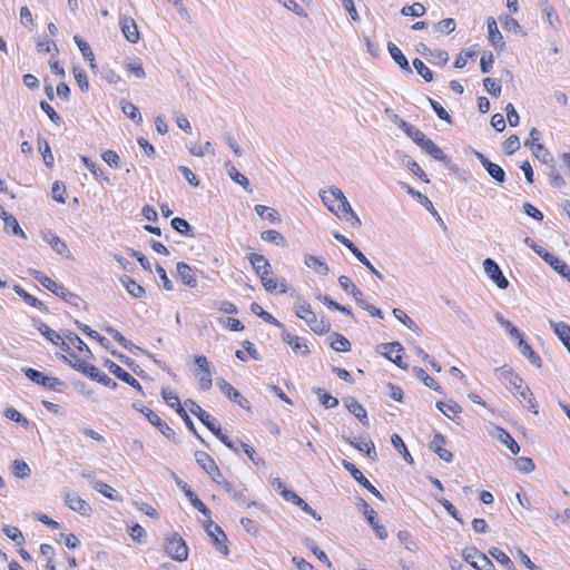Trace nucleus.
I'll return each mask as SVG.
<instances>
[{
    "instance_id": "59",
    "label": "nucleus",
    "mask_w": 570,
    "mask_h": 570,
    "mask_svg": "<svg viewBox=\"0 0 570 570\" xmlns=\"http://www.w3.org/2000/svg\"><path fill=\"white\" fill-rule=\"evenodd\" d=\"M436 407L448 417L452 419V415H456L461 412V406L456 402L450 401L449 403L439 401Z\"/></svg>"
},
{
    "instance_id": "46",
    "label": "nucleus",
    "mask_w": 570,
    "mask_h": 570,
    "mask_svg": "<svg viewBox=\"0 0 570 570\" xmlns=\"http://www.w3.org/2000/svg\"><path fill=\"white\" fill-rule=\"evenodd\" d=\"M261 238L264 242L274 244L279 247L286 246V238L277 230L269 229L261 233Z\"/></svg>"
},
{
    "instance_id": "24",
    "label": "nucleus",
    "mask_w": 570,
    "mask_h": 570,
    "mask_svg": "<svg viewBox=\"0 0 570 570\" xmlns=\"http://www.w3.org/2000/svg\"><path fill=\"white\" fill-rule=\"evenodd\" d=\"M195 460H196L197 464L208 475H214V474L219 475V468L217 466L216 462L214 461V459L208 453H206L204 451H196L195 452Z\"/></svg>"
},
{
    "instance_id": "35",
    "label": "nucleus",
    "mask_w": 570,
    "mask_h": 570,
    "mask_svg": "<svg viewBox=\"0 0 570 570\" xmlns=\"http://www.w3.org/2000/svg\"><path fill=\"white\" fill-rule=\"evenodd\" d=\"M225 169L233 181L240 185L246 191L252 193L250 184L247 177L240 174L230 161L225 164Z\"/></svg>"
},
{
    "instance_id": "26",
    "label": "nucleus",
    "mask_w": 570,
    "mask_h": 570,
    "mask_svg": "<svg viewBox=\"0 0 570 570\" xmlns=\"http://www.w3.org/2000/svg\"><path fill=\"white\" fill-rule=\"evenodd\" d=\"M282 340L288 344L295 353L307 355L309 353L308 346L304 340L298 336L292 335L285 328L282 333Z\"/></svg>"
},
{
    "instance_id": "30",
    "label": "nucleus",
    "mask_w": 570,
    "mask_h": 570,
    "mask_svg": "<svg viewBox=\"0 0 570 570\" xmlns=\"http://www.w3.org/2000/svg\"><path fill=\"white\" fill-rule=\"evenodd\" d=\"M493 436H495L502 444H504L511 451V453L518 454L520 452V445L504 429L495 426Z\"/></svg>"
},
{
    "instance_id": "54",
    "label": "nucleus",
    "mask_w": 570,
    "mask_h": 570,
    "mask_svg": "<svg viewBox=\"0 0 570 570\" xmlns=\"http://www.w3.org/2000/svg\"><path fill=\"white\" fill-rule=\"evenodd\" d=\"M120 104H121L122 112L128 118H130L131 120H134L137 124H140L142 121V117H141L138 108L132 102L122 100Z\"/></svg>"
},
{
    "instance_id": "34",
    "label": "nucleus",
    "mask_w": 570,
    "mask_h": 570,
    "mask_svg": "<svg viewBox=\"0 0 570 570\" xmlns=\"http://www.w3.org/2000/svg\"><path fill=\"white\" fill-rule=\"evenodd\" d=\"M387 50H389L391 57L393 58V60L395 61V63H397L402 70H404L407 73L412 72V69L409 65L406 57L404 56L402 50L395 43L389 41Z\"/></svg>"
},
{
    "instance_id": "13",
    "label": "nucleus",
    "mask_w": 570,
    "mask_h": 570,
    "mask_svg": "<svg viewBox=\"0 0 570 570\" xmlns=\"http://www.w3.org/2000/svg\"><path fill=\"white\" fill-rule=\"evenodd\" d=\"M218 389L233 402L237 403L240 407L249 410V402L245 399L232 384L224 379H218L216 382Z\"/></svg>"
},
{
    "instance_id": "45",
    "label": "nucleus",
    "mask_w": 570,
    "mask_h": 570,
    "mask_svg": "<svg viewBox=\"0 0 570 570\" xmlns=\"http://www.w3.org/2000/svg\"><path fill=\"white\" fill-rule=\"evenodd\" d=\"M2 219L4 222L6 229H11L12 234L26 238L24 232L21 229L18 220L12 215L8 214L6 210H2Z\"/></svg>"
},
{
    "instance_id": "39",
    "label": "nucleus",
    "mask_w": 570,
    "mask_h": 570,
    "mask_svg": "<svg viewBox=\"0 0 570 570\" xmlns=\"http://www.w3.org/2000/svg\"><path fill=\"white\" fill-rule=\"evenodd\" d=\"M518 346L522 355H524L531 362V364H533L537 367H541V357L532 350V347L523 338H520V341H518Z\"/></svg>"
},
{
    "instance_id": "15",
    "label": "nucleus",
    "mask_w": 570,
    "mask_h": 570,
    "mask_svg": "<svg viewBox=\"0 0 570 570\" xmlns=\"http://www.w3.org/2000/svg\"><path fill=\"white\" fill-rule=\"evenodd\" d=\"M185 405L189 411L212 432L218 425L215 417L206 412L200 405L191 400H187Z\"/></svg>"
},
{
    "instance_id": "57",
    "label": "nucleus",
    "mask_w": 570,
    "mask_h": 570,
    "mask_svg": "<svg viewBox=\"0 0 570 570\" xmlns=\"http://www.w3.org/2000/svg\"><path fill=\"white\" fill-rule=\"evenodd\" d=\"M489 553L508 570H515L514 563L503 551L498 548H491Z\"/></svg>"
},
{
    "instance_id": "7",
    "label": "nucleus",
    "mask_w": 570,
    "mask_h": 570,
    "mask_svg": "<svg viewBox=\"0 0 570 570\" xmlns=\"http://www.w3.org/2000/svg\"><path fill=\"white\" fill-rule=\"evenodd\" d=\"M463 558L476 570H495L493 562L475 548L465 549Z\"/></svg>"
},
{
    "instance_id": "6",
    "label": "nucleus",
    "mask_w": 570,
    "mask_h": 570,
    "mask_svg": "<svg viewBox=\"0 0 570 570\" xmlns=\"http://www.w3.org/2000/svg\"><path fill=\"white\" fill-rule=\"evenodd\" d=\"M22 372L30 381L49 390L61 392L65 386V383L58 377L47 376L38 370L26 367L22 368Z\"/></svg>"
},
{
    "instance_id": "3",
    "label": "nucleus",
    "mask_w": 570,
    "mask_h": 570,
    "mask_svg": "<svg viewBox=\"0 0 570 570\" xmlns=\"http://www.w3.org/2000/svg\"><path fill=\"white\" fill-rule=\"evenodd\" d=\"M164 551L175 561L183 562L188 559L186 541L177 533H168L164 538Z\"/></svg>"
},
{
    "instance_id": "28",
    "label": "nucleus",
    "mask_w": 570,
    "mask_h": 570,
    "mask_svg": "<svg viewBox=\"0 0 570 570\" xmlns=\"http://www.w3.org/2000/svg\"><path fill=\"white\" fill-rule=\"evenodd\" d=\"M488 31H489V41L491 45L498 50L502 51L504 49L503 37L498 28L497 21L494 18H488Z\"/></svg>"
},
{
    "instance_id": "22",
    "label": "nucleus",
    "mask_w": 570,
    "mask_h": 570,
    "mask_svg": "<svg viewBox=\"0 0 570 570\" xmlns=\"http://www.w3.org/2000/svg\"><path fill=\"white\" fill-rule=\"evenodd\" d=\"M119 22H120L121 31H122L126 40L131 43H137L140 37H139L138 27H137L135 20L130 17L122 16V17H120Z\"/></svg>"
},
{
    "instance_id": "43",
    "label": "nucleus",
    "mask_w": 570,
    "mask_h": 570,
    "mask_svg": "<svg viewBox=\"0 0 570 570\" xmlns=\"http://www.w3.org/2000/svg\"><path fill=\"white\" fill-rule=\"evenodd\" d=\"M331 340V347L335 350L336 352H348L351 350V343L350 341L340 333H333L330 336Z\"/></svg>"
},
{
    "instance_id": "52",
    "label": "nucleus",
    "mask_w": 570,
    "mask_h": 570,
    "mask_svg": "<svg viewBox=\"0 0 570 570\" xmlns=\"http://www.w3.org/2000/svg\"><path fill=\"white\" fill-rule=\"evenodd\" d=\"M532 154L537 159H539L541 163L551 165L554 164L553 158L549 150L541 144H537L532 146Z\"/></svg>"
},
{
    "instance_id": "40",
    "label": "nucleus",
    "mask_w": 570,
    "mask_h": 570,
    "mask_svg": "<svg viewBox=\"0 0 570 570\" xmlns=\"http://www.w3.org/2000/svg\"><path fill=\"white\" fill-rule=\"evenodd\" d=\"M313 393L325 409H333L338 405V400L321 387H314Z\"/></svg>"
},
{
    "instance_id": "20",
    "label": "nucleus",
    "mask_w": 570,
    "mask_h": 570,
    "mask_svg": "<svg viewBox=\"0 0 570 570\" xmlns=\"http://www.w3.org/2000/svg\"><path fill=\"white\" fill-rule=\"evenodd\" d=\"M65 502L71 510L81 515H88L91 511L90 505L75 492H66Z\"/></svg>"
},
{
    "instance_id": "16",
    "label": "nucleus",
    "mask_w": 570,
    "mask_h": 570,
    "mask_svg": "<svg viewBox=\"0 0 570 570\" xmlns=\"http://www.w3.org/2000/svg\"><path fill=\"white\" fill-rule=\"evenodd\" d=\"M71 358L67 357L66 355H61V360L66 363H68L72 368L76 371L82 373L83 375L88 376L89 379H92L94 375L97 374L98 367H96L92 364L86 363L85 361L77 357L76 354L70 353Z\"/></svg>"
},
{
    "instance_id": "4",
    "label": "nucleus",
    "mask_w": 570,
    "mask_h": 570,
    "mask_svg": "<svg viewBox=\"0 0 570 570\" xmlns=\"http://www.w3.org/2000/svg\"><path fill=\"white\" fill-rule=\"evenodd\" d=\"M132 407L144 414L150 424L156 426L158 431L168 440L177 442L176 432L163 421L154 411L144 406L140 402H134Z\"/></svg>"
},
{
    "instance_id": "53",
    "label": "nucleus",
    "mask_w": 570,
    "mask_h": 570,
    "mask_svg": "<svg viewBox=\"0 0 570 570\" xmlns=\"http://www.w3.org/2000/svg\"><path fill=\"white\" fill-rule=\"evenodd\" d=\"M291 502L297 507H299L303 511L308 513L311 517H313L316 520H321V515L317 514V512L308 505L298 494L296 493H289Z\"/></svg>"
},
{
    "instance_id": "47",
    "label": "nucleus",
    "mask_w": 570,
    "mask_h": 570,
    "mask_svg": "<svg viewBox=\"0 0 570 570\" xmlns=\"http://www.w3.org/2000/svg\"><path fill=\"white\" fill-rule=\"evenodd\" d=\"M549 325L563 344L570 340V326L568 324L550 320Z\"/></svg>"
},
{
    "instance_id": "50",
    "label": "nucleus",
    "mask_w": 570,
    "mask_h": 570,
    "mask_svg": "<svg viewBox=\"0 0 570 570\" xmlns=\"http://www.w3.org/2000/svg\"><path fill=\"white\" fill-rule=\"evenodd\" d=\"M495 320L512 338H515L518 341H520V338H523L522 333L515 326H513V324L510 321L505 320L502 314L497 313Z\"/></svg>"
},
{
    "instance_id": "36",
    "label": "nucleus",
    "mask_w": 570,
    "mask_h": 570,
    "mask_svg": "<svg viewBox=\"0 0 570 570\" xmlns=\"http://www.w3.org/2000/svg\"><path fill=\"white\" fill-rule=\"evenodd\" d=\"M304 263L308 268H312L320 275H326L330 272L327 264L317 256L305 255Z\"/></svg>"
},
{
    "instance_id": "62",
    "label": "nucleus",
    "mask_w": 570,
    "mask_h": 570,
    "mask_svg": "<svg viewBox=\"0 0 570 570\" xmlns=\"http://www.w3.org/2000/svg\"><path fill=\"white\" fill-rule=\"evenodd\" d=\"M38 149L42 155L45 164L49 167H52L53 156L51 154L49 142L45 138H38Z\"/></svg>"
},
{
    "instance_id": "58",
    "label": "nucleus",
    "mask_w": 570,
    "mask_h": 570,
    "mask_svg": "<svg viewBox=\"0 0 570 570\" xmlns=\"http://www.w3.org/2000/svg\"><path fill=\"white\" fill-rule=\"evenodd\" d=\"M393 315L396 320H399L402 324H404L409 330L419 333L420 328L416 323L406 315V313L401 308H394Z\"/></svg>"
},
{
    "instance_id": "14",
    "label": "nucleus",
    "mask_w": 570,
    "mask_h": 570,
    "mask_svg": "<svg viewBox=\"0 0 570 570\" xmlns=\"http://www.w3.org/2000/svg\"><path fill=\"white\" fill-rule=\"evenodd\" d=\"M106 366L108 367L109 372L112 373L117 379L121 380L122 382L136 389L139 393L144 394L141 384L121 366L112 361H107Z\"/></svg>"
},
{
    "instance_id": "8",
    "label": "nucleus",
    "mask_w": 570,
    "mask_h": 570,
    "mask_svg": "<svg viewBox=\"0 0 570 570\" xmlns=\"http://www.w3.org/2000/svg\"><path fill=\"white\" fill-rule=\"evenodd\" d=\"M495 376L502 384L511 392L519 391L520 387H522V384L524 383L523 380L517 375L512 367L509 366H502L498 367L494 371Z\"/></svg>"
},
{
    "instance_id": "60",
    "label": "nucleus",
    "mask_w": 570,
    "mask_h": 570,
    "mask_svg": "<svg viewBox=\"0 0 570 570\" xmlns=\"http://www.w3.org/2000/svg\"><path fill=\"white\" fill-rule=\"evenodd\" d=\"M303 543H304V546H305L307 549H309V550L314 553V556H315L320 561L325 562V563H327L328 566H331V561H330V559L327 558L326 553H325L323 550H321V549L316 546V543H315V541H314L313 539H311V538H305V539L303 540Z\"/></svg>"
},
{
    "instance_id": "63",
    "label": "nucleus",
    "mask_w": 570,
    "mask_h": 570,
    "mask_svg": "<svg viewBox=\"0 0 570 570\" xmlns=\"http://www.w3.org/2000/svg\"><path fill=\"white\" fill-rule=\"evenodd\" d=\"M92 488L110 500H115V501L120 500V498L118 495H115V490L110 485H108L107 483H105L102 481H98V480L94 481Z\"/></svg>"
},
{
    "instance_id": "1",
    "label": "nucleus",
    "mask_w": 570,
    "mask_h": 570,
    "mask_svg": "<svg viewBox=\"0 0 570 570\" xmlns=\"http://www.w3.org/2000/svg\"><path fill=\"white\" fill-rule=\"evenodd\" d=\"M294 312L297 317L303 320L309 328L316 334H326L331 330L328 321L318 320L312 311L311 304L304 299H298L294 305Z\"/></svg>"
},
{
    "instance_id": "21",
    "label": "nucleus",
    "mask_w": 570,
    "mask_h": 570,
    "mask_svg": "<svg viewBox=\"0 0 570 570\" xmlns=\"http://www.w3.org/2000/svg\"><path fill=\"white\" fill-rule=\"evenodd\" d=\"M445 436L441 433H436L433 436V440L430 444V449L443 461L451 462L453 460V454L451 451L445 449Z\"/></svg>"
},
{
    "instance_id": "25",
    "label": "nucleus",
    "mask_w": 570,
    "mask_h": 570,
    "mask_svg": "<svg viewBox=\"0 0 570 570\" xmlns=\"http://www.w3.org/2000/svg\"><path fill=\"white\" fill-rule=\"evenodd\" d=\"M177 274L181 283L190 288H196L198 285L194 269L185 262L177 263Z\"/></svg>"
},
{
    "instance_id": "56",
    "label": "nucleus",
    "mask_w": 570,
    "mask_h": 570,
    "mask_svg": "<svg viewBox=\"0 0 570 570\" xmlns=\"http://www.w3.org/2000/svg\"><path fill=\"white\" fill-rule=\"evenodd\" d=\"M320 196L322 198V202L327 207L330 212H332L335 216L338 218H342L340 210H336L335 203L337 202L331 194V187L327 190H321Z\"/></svg>"
},
{
    "instance_id": "44",
    "label": "nucleus",
    "mask_w": 570,
    "mask_h": 570,
    "mask_svg": "<svg viewBox=\"0 0 570 570\" xmlns=\"http://www.w3.org/2000/svg\"><path fill=\"white\" fill-rule=\"evenodd\" d=\"M254 209L258 216L273 224H279L282 220L279 214L274 208L264 205H256Z\"/></svg>"
},
{
    "instance_id": "23",
    "label": "nucleus",
    "mask_w": 570,
    "mask_h": 570,
    "mask_svg": "<svg viewBox=\"0 0 570 570\" xmlns=\"http://www.w3.org/2000/svg\"><path fill=\"white\" fill-rule=\"evenodd\" d=\"M417 146H420L425 153H428L434 159L442 161L444 165H449L450 158L430 138H426L424 136L422 138V141H420Z\"/></svg>"
},
{
    "instance_id": "49",
    "label": "nucleus",
    "mask_w": 570,
    "mask_h": 570,
    "mask_svg": "<svg viewBox=\"0 0 570 570\" xmlns=\"http://www.w3.org/2000/svg\"><path fill=\"white\" fill-rule=\"evenodd\" d=\"M343 468L351 473L353 479L361 484L363 488L367 487L368 480L363 475V473L350 461L343 460L342 461Z\"/></svg>"
},
{
    "instance_id": "10",
    "label": "nucleus",
    "mask_w": 570,
    "mask_h": 570,
    "mask_svg": "<svg viewBox=\"0 0 570 570\" xmlns=\"http://www.w3.org/2000/svg\"><path fill=\"white\" fill-rule=\"evenodd\" d=\"M483 268L488 277L500 288L505 289L509 287V281L503 275L500 266L492 259L485 258L483 261Z\"/></svg>"
},
{
    "instance_id": "17",
    "label": "nucleus",
    "mask_w": 570,
    "mask_h": 570,
    "mask_svg": "<svg viewBox=\"0 0 570 570\" xmlns=\"http://www.w3.org/2000/svg\"><path fill=\"white\" fill-rule=\"evenodd\" d=\"M177 485L184 491L185 495L189 499L191 505L197 509L206 519L210 518V510L204 504V502L197 497L191 488L184 483L181 480L176 481Z\"/></svg>"
},
{
    "instance_id": "41",
    "label": "nucleus",
    "mask_w": 570,
    "mask_h": 570,
    "mask_svg": "<svg viewBox=\"0 0 570 570\" xmlns=\"http://www.w3.org/2000/svg\"><path fill=\"white\" fill-rule=\"evenodd\" d=\"M413 372H414L415 376L420 381H422L428 387L434 390L435 392H438L440 394H443L442 387L436 383V381L434 379H432L430 375H428V373L423 368L414 366Z\"/></svg>"
},
{
    "instance_id": "37",
    "label": "nucleus",
    "mask_w": 570,
    "mask_h": 570,
    "mask_svg": "<svg viewBox=\"0 0 570 570\" xmlns=\"http://www.w3.org/2000/svg\"><path fill=\"white\" fill-rule=\"evenodd\" d=\"M250 311L255 315L261 317L264 322L284 330V324L281 323L278 320H276L272 314H269L268 312L264 311L263 307L258 303H252L250 304Z\"/></svg>"
},
{
    "instance_id": "9",
    "label": "nucleus",
    "mask_w": 570,
    "mask_h": 570,
    "mask_svg": "<svg viewBox=\"0 0 570 570\" xmlns=\"http://www.w3.org/2000/svg\"><path fill=\"white\" fill-rule=\"evenodd\" d=\"M379 352L384 355L387 360L393 362L400 368H407V364L403 362L401 353L403 346L399 342L383 343L377 346Z\"/></svg>"
},
{
    "instance_id": "48",
    "label": "nucleus",
    "mask_w": 570,
    "mask_h": 570,
    "mask_svg": "<svg viewBox=\"0 0 570 570\" xmlns=\"http://www.w3.org/2000/svg\"><path fill=\"white\" fill-rule=\"evenodd\" d=\"M541 4H542V12H543L547 21L549 22V24L553 29H558L560 26V19H559V16L557 14V12L554 11V9L550 6V3L547 0H542Z\"/></svg>"
},
{
    "instance_id": "12",
    "label": "nucleus",
    "mask_w": 570,
    "mask_h": 570,
    "mask_svg": "<svg viewBox=\"0 0 570 570\" xmlns=\"http://www.w3.org/2000/svg\"><path fill=\"white\" fill-rule=\"evenodd\" d=\"M474 156L494 181L498 184L505 181V171L500 165L492 163L480 151L475 150Z\"/></svg>"
},
{
    "instance_id": "51",
    "label": "nucleus",
    "mask_w": 570,
    "mask_h": 570,
    "mask_svg": "<svg viewBox=\"0 0 570 570\" xmlns=\"http://www.w3.org/2000/svg\"><path fill=\"white\" fill-rule=\"evenodd\" d=\"M10 469L11 473L19 479H26L31 474L30 466L23 460H14Z\"/></svg>"
},
{
    "instance_id": "29",
    "label": "nucleus",
    "mask_w": 570,
    "mask_h": 570,
    "mask_svg": "<svg viewBox=\"0 0 570 570\" xmlns=\"http://www.w3.org/2000/svg\"><path fill=\"white\" fill-rule=\"evenodd\" d=\"M332 196L337 200L336 210H340L341 215L346 218L350 214H353V208L345 197L344 193L338 187H331ZM343 219V217L341 218Z\"/></svg>"
},
{
    "instance_id": "31",
    "label": "nucleus",
    "mask_w": 570,
    "mask_h": 570,
    "mask_svg": "<svg viewBox=\"0 0 570 570\" xmlns=\"http://www.w3.org/2000/svg\"><path fill=\"white\" fill-rule=\"evenodd\" d=\"M43 240H46L57 254L66 256L68 258L71 257V253L67 244L57 235L46 233L43 234Z\"/></svg>"
},
{
    "instance_id": "32",
    "label": "nucleus",
    "mask_w": 570,
    "mask_h": 570,
    "mask_svg": "<svg viewBox=\"0 0 570 570\" xmlns=\"http://www.w3.org/2000/svg\"><path fill=\"white\" fill-rule=\"evenodd\" d=\"M512 394L517 396L520 402H524V406L528 410H530L534 414H538V404L532 399V392L524 383L522 384V387H520L519 391H514Z\"/></svg>"
},
{
    "instance_id": "5",
    "label": "nucleus",
    "mask_w": 570,
    "mask_h": 570,
    "mask_svg": "<svg viewBox=\"0 0 570 570\" xmlns=\"http://www.w3.org/2000/svg\"><path fill=\"white\" fill-rule=\"evenodd\" d=\"M204 528L208 537H210L216 550L219 551L223 556L227 557L229 554V549L227 546L228 540L223 529L214 521H212L210 518L206 520Z\"/></svg>"
},
{
    "instance_id": "11",
    "label": "nucleus",
    "mask_w": 570,
    "mask_h": 570,
    "mask_svg": "<svg viewBox=\"0 0 570 570\" xmlns=\"http://www.w3.org/2000/svg\"><path fill=\"white\" fill-rule=\"evenodd\" d=\"M358 507L362 509L363 514L367 519L368 523L373 528L376 535L384 540L387 538V531L384 525L380 524L376 520V512L370 507V504L362 498H358Z\"/></svg>"
},
{
    "instance_id": "27",
    "label": "nucleus",
    "mask_w": 570,
    "mask_h": 570,
    "mask_svg": "<svg viewBox=\"0 0 570 570\" xmlns=\"http://www.w3.org/2000/svg\"><path fill=\"white\" fill-rule=\"evenodd\" d=\"M247 258L259 278L271 273V264L265 256L253 253Z\"/></svg>"
},
{
    "instance_id": "64",
    "label": "nucleus",
    "mask_w": 570,
    "mask_h": 570,
    "mask_svg": "<svg viewBox=\"0 0 570 570\" xmlns=\"http://www.w3.org/2000/svg\"><path fill=\"white\" fill-rule=\"evenodd\" d=\"M515 469L521 473H530L534 471L535 464L531 458L521 456L514 462Z\"/></svg>"
},
{
    "instance_id": "19",
    "label": "nucleus",
    "mask_w": 570,
    "mask_h": 570,
    "mask_svg": "<svg viewBox=\"0 0 570 570\" xmlns=\"http://www.w3.org/2000/svg\"><path fill=\"white\" fill-rule=\"evenodd\" d=\"M402 187L406 190V193L413 196L422 206H424L433 216H436L438 222L445 228L444 222L439 216L438 212L433 207L432 202L428 198V196L423 195L421 191L415 190L410 185L402 183Z\"/></svg>"
},
{
    "instance_id": "61",
    "label": "nucleus",
    "mask_w": 570,
    "mask_h": 570,
    "mask_svg": "<svg viewBox=\"0 0 570 570\" xmlns=\"http://www.w3.org/2000/svg\"><path fill=\"white\" fill-rule=\"evenodd\" d=\"M391 443L395 448V450L402 454L403 459L407 462H412V455L407 451L405 443L403 442L402 438L399 434H393L391 436Z\"/></svg>"
},
{
    "instance_id": "42",
    "label": "nucleus",
    "mask_w": 570,
    "mask_h": 570,
    "mask_svg": "<svg viewBox=\"0 0 570 570\" xmlns=\"http://www.w3.org/2000/svg\"><path fill=\"white\" fill-rule=\"evenodd\" d=\"M13 291L16 292L17 295H19L27 304L33 306V307H37L41 311H47V307L45 305V303H42L40 299H38L37 297L32 296L31 294H29L28 292H26L21 286L19 285H14L13 286Z\"/></svg>"
},
{
    "instance_id": "38",
    "label": "nucleus",
    "mask_w": 570,
    "mask_h": 570,
    "mask_svg": "<svg viewBox=\"0 0 570 570\" xmlns=\"http://www.w3.org/2000/svg\"><path fill=\"white\" fill-rule=\"evenodd\" d=\"M120 282L126 288V291L134 297L140 298L145 295V289L138 283H136L132 278L127 275L120 277Z\"/></svg>"
},
{
    "instance_id": "55",
    "label": "nucleus",
    "mask_w": 570,
    "mask_h": 570,
    "mask_svg": "<svg viewBox=\"0 0 570 570\" xmlns=\"http://www.w3.org/2000/svg\"><path fill=\"white\" fill-rule=\"evenodd\" d=\"M403 164L404 166L411 170L415 176H417L424 183H429V179H428V176L422 170V168L420 167V165L414 160L412 159L411 157L409 156H405L403 158Z\"/></svg>"
},
{
    "instance_id": "2",
    "label": "nucleus",
    "mask_w": 570,
    "mask_h": 570,
    "mask_svg": "<svg viewBox=\"0 0 570 570\" xmlns=\"http://www.w3.org/2000/svg\"><path fill=\"white\" fill-rule=\"evenodd\" d=\"M29 274L35 279H37L43 287H46L48 291H50L51 293L56 294L57 296H59L60 298H62L67 303L73 305L76 307H79V305L81 303H83L78 295L71 293L70 291H68L63 286L57 284L53 279H51L50 277L46 276L40 271L30 269Z\"/></svg>"
},
{
    "instance_id": "33",
    "label": "nucleus",
    "mask_w": 570,
    "mask_h": 570,
    "mask_svg": "<svg viewBox=\"0 0 570 570\" xmlns=\"http://www.w3.org/2000/svg\"><path fill=\"white\" fill-rule=\"evenodd\" d=\"M343 439L348 444H351L352 446L357 449L358 451L365 453L371 460H373V461L377 460V452L375 450L374 443L371 440L370 441H361V442H358V441L352 440L351 438H347V436H344V435H343Z\"/></svg>"
},
{
    "instance_id": "18",
    "label": "nucleus",
    "mask_w": 570,
    "mask_h": 570,
    "mask_svg": "<svg viewBox=\"0 0 570 570\" xmlns=\"http://www.w3.org/2000/svg\"><path fill=\"white\" fill-rule=\"evenodd\" d=\"M343 402L351 414H353L364 426H370L367 412L362 404L352 396L344 397Z\"/></svg>"
}]
</instances>
